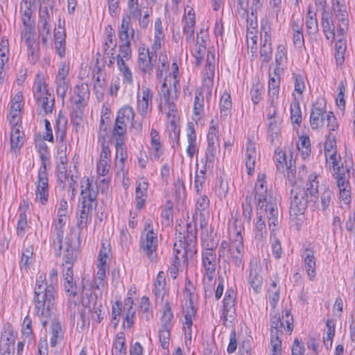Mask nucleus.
I'll list each match as a JSON object with an SVG mask.
<instances>
[{
	"instance_id": "20",
	"label": "nucleus",
	"mask_w": 355,
	"mask_h": 355,
	"mask_svg": "<svg viewBox=\"0 0 355 355\" xmlns=\"http://www.w3.org/2000/svg\"><path fill=\"white\" fill-rule=\"evenodd\" d=\"M38 106L44 111V114L52 112L54 107V96L51 94L47 89L44 88L43 94L35 97Z\"/></svg>"
},
{
	"instance_id": "13",
	"label": "nucleus",
	"mask_w": 355,
	"mask_h": 355,
	"mask_svg": "<svg viewBox=\"0 0 355 355\" xmlns=\"http://www.w3.org/2000/svg\"><path fill=\"white\" fill-rule=\"evenodd\" d=\"M260 267L256 261L250 263L248 282L256 293H260L263 283L262 276L259 274Z\"/></svg>"
},
{
	"instance_id": "64",
	"label": "nucleus",
	"mask_w": 355,
	"mask_h": 355,
	"mask_svg": "<svg viewBox=\"0 0 355 355\" xmlns=\"http://www.w3.org/2000/svg\"><path fill=\"white\" fill-rule=\"evenodd\" d=\"M116 157H120V161L123 163V162L127 158L126 150L125 148V142L124 139H117L116 140Z\"/></svg>"
},
{
	"instance_id": "53",
	"label": "nucleus",
	"mask_w": 355,
	"mask_h": 355,
	"mask_svg": "<svg viewBox=\"0 0 355 355\" xmlns=\"http://www.w3.org/2000/svg\"><path fill=\"white\" fill-rule=\"evenodd\" d=\"M83 109L84 108H76V107L73 105L72 111L70 115L71 123L75 125L76 129L79 127L82 122Z\"/></svg>"
},
{
	"instance_id": "50",
	"label": "nucleus",
	"mask_w": 355,
	"mask_h": 355,
	"mask_svg": "<svg viewBox=\"0 0 355 355\" xmlns=\"http://www.w3.org/2000/svg\"><path fill=\"white\" fill-rule=\"evenodd\" d=\"M275 153L277 156V170L281 173H284L286 168L288 166L286 153L282 150H277Z\"/></svg>"
},
{
	"instance_id": "45",
	"label": "nucleus",
	"mask_w": 355,
	"mask_h": 355,
	"mask_svg": "<svg viewBox=\"0 0 355 355\" xmlns=\"http://www.w3.org/2000/svg\"><path fill=\"white\" fill-rule=\"evenodd\" d=\"M135 113L132 107L129 105H125L121 107L117 112V116L116 119H119L120 121H123L127 123L133 120Z\"/></svg>"
},
{
	"instance_id": "5",
	"label": "nucleus",
	"mask_w": 355,
	"mask_h": 355,
	"mask_svg": "<svg viewBox=\"0 0 355 355\" xmlns=\"http://www.w3.org/2000/svg\"><path fill=\"white\" fill-rule=\"evenodd\" d=\"M80 195L79 198L80 205L97 206V195L98 193L96 184L94 185L89 181V178L84 177L80 181Z\"/></svg>"
},
{
	"instance_id": "6",
	"label": "nucleus",
	"mask_w": 355,
	"mask_h": 355,
	"mask_svg": "<svg viewBox=\"0 0 355 355\" xmlns=\"http://www.w3.org/2000/svg\"><path fill=\"white\" fill-rule=\"evenodd\" d=\"M207 148L205 153V168H212L214 166V157L216 156L218 146V130L215 126L209 128L207 134Z\"/></svg>"
},
{
	"instance_id": "37",
	"label": "nucleus",
	"mask_w": 355,
	"mask_h": 355,
	"mask_svg": "<svg viewBox=\"0 0 355 355\" xmlns=\"http://www.w3.org/2000/svg\"><path fill=\"white\" fill-rule=\"evenodd\" d=\"M187 141L189 145L187 148V154L190 158H191L198 151V148L196 145V132L193 126L191 125L188 128Z\"/></svg>"
},
{
	"instance_id": "49",
	"label": "nucleus",
	"mask_w": 355,
	"mask_h": 355,
	"mask_svg": "<svg viewBox=\"0 0 355 355\" xmlns=\"http://www.w3.org/2000/svg\"><path fill=\"white\" fill-rule=\"evenodd\" d=\"M243 216L249 223L251 220L252 213V195H247L245 200L242 204Z\"/></svg>"
},
{
	"instance_id": "12",
	"label": "nucleus",
	"mask_w": 355,
	"mask_h": 355,
	"mask_svg": "<svg viewBox=\"0 0 355 355\" xmlns=\"http://www.w3.org/2000/svg\"><path fill=\"white\" fill-rule=\"evenodd\" d=\"M75 96L72 98V104L76 108H84L87 105L89 98V89L87 84L81 83L74 87Z\"/></svg>"
},
{
	"instance_id": "38",
	"label": "nucleus",
	"mask_w": 355,
	"mask_h": 355,
	"mask_svg": "<svg viewBox=\"0 0 355 355\" xmlns=\"http://www.w3.org/2000/svg\"><path fill=\"white\" fill-rule=\"evenodd\" d=\"M209 205V200L206 196H203L198 199L196 203V211H199L200 226L202 228L205 225L206 222L205 219L202 220V218L205 216V214L208 213L206 209L208 208Z\"/></svg>"
},
{
	"instance_id": "59",
	"label": "nucleus",
	"mask_w": 355,
	"mask_h": 355,
	"mask_svg": "<svg viewBox=\"0 0 355 355\" xmlns=\"http://www.w3.org/2000/svg\"><path fill=\"white\" fill-rule=\"evenodd\" d=\"M327 128L329 129V135H336V130L338 127L337 120L334 112H329L327 115Z\"/></svg>"
},
{
	"instance_id": "30",
	"label": "nucleus",
	"mask_w": 355,
	"mask_h": 355,
	"mask_svg": "<svg viewBox=\"0 0 355 355\" xmlns=\"http://www.w3.org/2000/svg\"><path fill=\"white\" fill-rule=\"evenodd\" d=\"M317 175H310L309 180L306 184L305 191L308 194L310 200L315 202L318 200V182L316 180Z\"/></svg>"
},
{
	"instance_id": "34",
	"label": "nucleus",
	"mask_w": 355,
	"mask_h": 355,
	"mask_svg": "<svg viewBox=\"0 0 355 355\" xmlns=\"http://www.w3.org/2000/svg\"><path fill=\"white\" fill-rule=\"evenodd\" d=\"M347 49L346 42L343 40H338L335 44V60L337 66H342L345 62V54Z\"/></svg>"
},
{
	"instance_id": "32",
	"label": "nucleus",
	"mask_w": 355,
	"mask_h": 355,
	"mask_svg": "<svg viewBox=\"0 0 355 355\" xmlns=\"http://www.w3.org/2000/svg\"><path fill=\"white\" fill-rule=\"evenodd\" d=\"M148 189V183L146 182H137L135 191L136 207L137 209H141L145 204Z\"/></svg>"
},
{
	"instance_id": "25",
	"label": "nucleus",
	"mask_w": 355,
	"mask_h": 355,
	"mask_svg": "<svg viewBox=\"0 0 355 355\" xmlns=\"http://www.w3.org/2000/svg\"><path fill=\"white\" fill-rule=\"evenodd\" d=\"M15 335L10 329L6 330L2 334L0 342V352H15L14 345Z\"/></svg>"
},
{
	"instance_id": "62",
	"label": "nucleus",
	"mask_w": 355,
	"mask_h": 355,
	"mask_svg": "<svg viewBox=\"0 0 355 355\" xmlns=\"http://www.w3.org/2000/svg\"><path fill=\"white\" fill-rule=\"evenodd\" d=\"M230 253L236 252L243 254L244 247L242 241V237L240 233H237L236 239L232 243L229 248Z\"/></svg>"
},
{
	"instance_id": "60",
	"label": "nucleus",
	"mask_w": 355,
	"mask_h": 355,
	"mask_svg": "<svg viewBox=\"0 0 355 355\" xmlns=\"http://www.w3.org/2000/svg\"><path fill=\"white\" fill-rule=\"evenodd\" d=\"M204 97L201 92L196 91L195 92V100L193 105V112L196 115H200L201 112L203 110L204 107Z\"/></svg>"
},
{
	"instance_id": "22",
	"label": "nucleus",
	"mask_w": 355,
	"mask_h": 355,
	"mask_svg": "<svg viewBox=\"0 0 355 355\" xmlns=\"http://www.w3.org/2000/svg\"><path fill=\"white\" fill-rule=\"evenodd\" d=\"M135 32L133 30L130 21V17L125 15L121 21V28L119 31V37L120 41L134 40Z\"/></svg>"
},
{
	"instance_id": "27",
	"label": "nucleus",
	"mask_w": 355,
	"mask_h": 355,
	"mask_svg": "<svg viewBox=\"0 0 355 355\" xmlns=\"http://www.w3.org/2000/svg\"><path fill=\"white\" fill-rule=\"evenodd\" d=\"M24 133L21 130V125H13L10 133V149L16 152L24 144Z\"/></svg>"
},
{
	"instance_id": "14",
	"label": "nucleus",
	"mask_w": 355,
	"mask_h": 355,
	"mask_svg": "<svg viewBox=\"0 0 355 355\" xmlns=\"http://www.w3.org/2000/svg\"><path fill=\"white\" fill-rule=\"evenodd\" d=\"M65 218L58 217L55 223L53 234L55 238L53 239V247L55 250L56 256H61L62 248V239L64 236V227L65 225Z\"/></svg>"
},
{
	"instance_id": "11",
	"label": "nucleus",
	"mask_w": 355,
	"mask_h": 355,
	"mask_svg": "<svg viewBox=\"0 0 355 355\" xmlns=\"http://www.w3.org/2000/svg\"><path fill=\"white\" fill-rule=\"evenodd\" d=\"M62 250H63L62 266H73L77 256V246L76 241L71 236H68L65 239V242L62 244Z\"/></svg>"
},
{
	"instance_id": "33",
	"label": "nucleus",
	"mask_w": 355,
	"mask_h": 355,
	"mask_svg": "<svg viewBox=\"0 0 355 355\" xmlns=\"http://www.w3.org/2000/svg\"><path fill=\"white\" fill-rule=\"evenodd\" d=\"M220 118L225 119L231 115L232 102L231 96L228 92H224L220 100Z\"/></svg>"
},
{
	"instance_id": "55",
	"label": "nucleus",
	"mask_w": 355,
	"mask_h": 355,
	"mask_svg": "<svg viewBox=\"0 0 355 355\" xmlns=\"http://www.w3.org/2000/svg\"><path fill=\"white\" fill-rule=\"evenodd\" d=\"M180 229H181V227L180 225H178V226L175 227V231H176L175 242H177L179 244L180 248H183L182 257H184L185 256V254H187V252L189 251V249L188 248V246L187 245V243H186L185 234H182L180 232Z\"/></svg>"
},
{
	"instance_id": "21",
	"label": "nucleus",
	"mask_w": 355,
	"mask_h": 355,
	"mask_svg": "<svg viewBox=\"0 0 355 355\" xmlns=\"http://www.w3.org/2000/svg\"><path fill=\"white\" fill-rule=\"evenodd\" d=\"M21 21L26 31H31L34 27V22L31 20L32 10L30 1H23L20 6Z\"/></svg>"
},
{
	"instance_id": "31",
	"label": "nucleus",
	"mask_w": 355,
	"mask_h": 355,
	"mask_svg": "<svg viewBox=\"0 0 355 355\" xmlns=\"http://www.w3.org/2000/svg\"><path fill=\"white\" fill-rule=\"evenodd\" d=\"M89 311L92 314V318L100 323L103 319V314L105 312V307L103 305L102 299L98 298L96 295L94 301L92 303V306H89Z\"/></svg>"
},
{
	"instance_id": "17",
	"label": "nucleus",
	"mask_w": 355,
	"mask_h": 355,
	"mask_svg": "<svg viewBox=\"0 0 355 355\" xmlns=\"http://www.w3.org/2000/svg\"><path fill=\"white\" fill-rule=\"evenodd\" d=\"M304 264L306 272L311 281H313L315 277V258L314 257V252L313 250L306 248L304 252Z\"/></svg>"
},
{
	"instance_id": "41",
	"label": "nucleus",
	"mask_w": 355,
	"mask_h": 355,
	"mask_svg": "<svg viewBox=\"0 0 355 355\" xmlns=\"http://www.w3.org/2000/svg\"><path fill=\"white\" fill-rule=\"evenodd\" d=\"M116 62L118 69L123 74V81L126 82L127 83L132 84V72L128 65L125 64L124 60L121 58L120 54H117L116 55Z\"/></svg>"
},
{
	"instance_id": "40",
	"label": "nucleus",
	"mask_w": 355,
	"mask_h": 355,
	"mask_svg": "<svg viewBox=\"0 0 355 355\" xmlns=\"http://www.w3.org/2000/svg\"><path fill=\"white\" fill-rule=\"evenodd\" d=\"M105 30L107 36L103 45L104 52H107L109 50L116 51L117 43L114 35V31L110 26H107Z\"/></svg>"
},
{
	"instance_id": "29",
	"label": "nucleus",
	"mask_w": 355,
	"mask_h": 355,
	"mask_svg": "<svg viewBox=\"0 0 355 355\" xmlns=\"http://www.w3.org/2000/svg\"><path fill=\"white\" fill-rule=\"evenodd\" d=\"M24 207H20L19 209V214L17 221V233L18 236L23 237L28 228L26 211L28 209V205L24 202Z\"/></svg>"
},
{
	"instance_id": "36",
	"label": "nucleus",
	"mask_w": 355,
	"mask_h": 355,
	"mask_svg": "<svg viewBox=\"0 0 355 355\" xmlns=\"http://www.w3.org/2000/svg\"><path fill=\"white\" fill-rule=\"evenodd\" d=\"M235 297L225 295L223 300V318L225 320H227L228 318L233 320L235 313Z\"/></svg>"
},
{
	"instance_id": "24",
	"label": "nucleus",
	"mask_w": 355,
	"mask_h": 355,
	"mask_svg": "<svg viewBox=\"0 0 355 355\" xmlns=\"http://www.w3.org/2000/svg\"><path fill=\"white\" fill-rule=\"evenodd\" d=\"M94 207L91 205H79L78 212L77 226L78 229L83 230L92 220V209Z\"/></svg>"
},
{
	"instance_id": "23",
	"label": "nucleus",
	"mask_w": 355,
	"mask_h": 355,
	"mask_svg": "<svg viewBox=\"0 0 355 355\" xmlns=\"http://www.w3.org/2000/svg\"><path fill=\"white\" fill-rule=\"evenodd\" d=\"M332 10L338 20L344 24H347L348 11L345 0H331Z\"/></svg>"
},
{
	"instance_id": "58",
	"label": "nucleus",
	"mask_w": 355,
	"mask_h": 355,
	"mask_svg": "<svg viewBox=\"0 0 355 355\" xmlns=\"http://www.w3.org/2000/svg\"><path fill=\"white\" fill-rule=\"evenodd\" d=\"M171 328L162 327L159 331V338L163 349H168L169 346L170 331Z\"/></svg>"
},
{
	"instance_id": "54",
	"label": "nucleus",
	"mask_w": 355,
	"mask_h": 355,
	"mask_svg": "<svg viewBox=\"0 0 355 355\" xmlns=\"http://www.w3.org/2000/svg\"><path fill=\"white\" fill-rule=\"evenodd\" d=\"M336 155H337V151L336 150H333L332 152H324V155H325V158H326V160H328L330 159L332 161V167H333V169L335 172V173L336 174V175H338L339 173H342L341 171H340V160H338L337 159V157H336ZM339 159H340V157H339Z\"/></svg>"
},
{
	"instance_id": "39",
	"label": "nucleus",
	"mask_w": 355,
	"mask_h": 355,
	"mask_svg": "<svg viewBox=\"0 0 355 355\" xmlns=\"http://www.w3.org/2000/svg\"><path fill=\"white\" fill-rule=\"evenodd\" d=\"M165 274L163 271H160L158 272L155 282L153 293L157 297H161L162 300L165 294Z\"/></svg>"
},
{
	"instance_id": "8",
	"label": "nucleus",
	"mask_w": 355,
	"mask_h": 355,
	"mask_svg": "<svg viewBox=\"0 0 355 355\" xmlns=\"http://www.w3.org/2000/svg\"><path fill=\"white\" fill-rule=\"evenodd\" d=\"M217 261L215 248L211 247L202 251V265L205 270V275L209 281H211L215 275Z\"/></svg>"
},
{
	"instance_id": "19",
	"label": "nucleus",
	"mask_w": 355,
	"mask_h": 355,
	"mask_svg": "<svg viewBox=\"0 0 355 355\" xmlns=\"http://www.w3.org/2000/svg\"><path fill=\"white\" fill-rule=\"evenodd\" d=\"M153 93L149 88L142 90V98L137 101V111L143 116H146L149 109H151Z\"/></svg>"
},
{
	"instance_id": "42",
	"label": "nucleus",
	"mask_w": 355,
	"mask_h": 355,
	"mask_svg": "<svg viewBox=\"0 0 355 355\" xmlns=\"http://www.w3.org/2000/svg\"><path fill=\"white\" fill-rule=\"evenodd\" d=\"M39 24L40 26L39 28L40 33H50V31H51L50 16H49L48 9L46 7H45L40 12Z\"/></svg>"
},
{
	"instance_id": "63",
	"label": "nucleus",
	"mask_w": 355,
	"mask_h": 355,
	"mask_svg": "<svg viewBox=\"0 0 355 355\" xmlns=\"http://www.w3.org/2000/svg\"><path fill=\"white\" fill-rule=\"evenodd\" d=\"M293 77L295 80V89L294 91L302 94L305 89L304 77L302 74L293 73Z\"/></svg>"
},
{
	"instance_id": "15",
	"label": "nucleus",
	"mask_w": 355,
	"mask_h": 355,
	"mask_svg": "<svg viewBox=\"0 0 355 355\" xmlns=\"http://www.w3.org/2000/svg\"><path fill=\"white\" fill-rule=\"evenodd\" d=\"M337 186L340 191V199L345 205H349L351 202V187L346 178V174L339 173L336 175Z\"/></svg>"
},
{
	"instance_id": "16",
	"label": "nucleus",
	"mask_w": 355,
	"mask_h": 355,
	"mask_svg": "<svg viewBox=\"0 0 355 355\" xmlns=\"http://www.w3.org/2000/svg\"><path fill=\"white\" fill-rule=\"evenodd\" d=\"M177 97L178 89L176 85L174 84V97L161 101L159 105L160 111L166 114L167 117L171 119L172 122H173L177 114V108L175 104V101L177 99Z\"/></svg>"
},
{
	"instance_id": "10",
	"label": "nucleus",
	"mask_w": 355,
	"mask_h": 355,
	"mask_svg": "<svg viewBox=\"0 0 355 355\" xmlns=\"http://www.w3.org/2000/svg\"><path fill=\"white\" fill-rule=\"evenodd\" d=\"M270 344L277 348L279 345H282V340L279 336L282 334L280 328L283 327L284 324L281 320L279 315L273 311L270 313Z\"/></svg>"
},
{
	"instance_id": "44",
	"label": "nucleus",
	"mask_w": 355,
	"mask_h": 355,
	"mask_svg": "<svg viewBox=\"0 0 355 355\" xmlns=\"http://www.w3.org/2000/svg\"><path fill=\"white\" fill-rule=\"evenodd\" d=\"M196 230L191 223L187 224L186 243L190 252H192L196 241Z\"/></svg>"
},
{
	"instance_id": "3",
	"label": "nucleus",
	"mask_w": 355,
	"mask_h": 355,
	"mask_svg": "<svg viewBox=\"0 0 355 355\" xmlns=\"http://www.w3.org/2000/svg\"><path fill=\"white\" fill-rule=\"evenodd\" d=\"M140 246L151 261L155 258V251L157 247V235L153 231V221L150 219L147 220L146 222L144 230L141 234Z\"/></svg>"
},
{
	"instance_id": "52",
	"label": "nucleus",
	"mask_w": 355,
	"mask_h": 355,
	"mask_svg": "<svg viewBox=\"0 0 355 355\" xmlns=\"http://www.w3.org/2000/svg\"><path fill=\"white\" fill-rule=\"evenodd\" d=\"M196 21L193 19L186 20L183 28V33L185 35L187 42L194 40V26Z\"/></svg>"
},
{
	"instance_id": "48",
	"label": "nucleus",
	"mask_w": 355,
	"mask_h": 355,
	"mask_svg": "<svg viewBox=\"0 0 355 355\" xmlns=\"http://www.w3.org/2000/svg\"><path fill=\"white\" fill-rule=\"evenodd\" d=\"M62 338V326L60 322H55L52 324L51 329V338L50 339V345L55 347L58 341V339Z\"/></svg>"
},
{
	"instance_id": "51",
	"label": "nucleus",
	"mask_w": 355,
	"mask_h": 355,
	"mask_svg": "<svg viewBox=\"0 0 355 355\" xmlns=\"http://www.w3.org/2000/svg\"><path fill=\"white\" fill-rule=\"evenodd\" d=\"M334 197V193L333 191L328 188L324 189L320 195V202L323 211H326L329 208Z\"/></svg>"
},
{
	"instance_id": "43",
	"label": "nucleus",
	"mask_w": 355,
	"mask_h": 355,
	"mask_svg": "<svg viewBox=\"0 0 355 355\" xmlns=\"http://www.w3.org/2000/svg\"><path fill=\"white\" fill-rule=\"evenodd\" d=\"M184 322V325L192 326L193 319L196 317V309H195L193 302L190 300L189 304L185 305L183 310Z\"/></svg>"
},
{
	"instance_id": "1",
	"label": "nucleus",
	"mask_w": 355,
	"mask_h": 355,
	"mask_svg": "<svg viewBox=\"0 0 355 355\" xmlns=\"http://www.w3.org/2000/svg\"><path fill=\"white\" fill-rule=\"evenodd\" d=\"M265 173H259L254 186L257 207L258 209L262 210L267 214V220L269 228L272 233H274L279 226L281 218L279 217L277 201L276 198L268 193Z\"/></svg>"
},
{
	"instance_id": "56",
	"label": "nucleus",
	"mask_w": 355,
	"mask_h": 355,
	"mask_svg": "<svg viewBox=\"0 0 355 355\" xmlns=\"http://www.w3.org/2000/svg\"><path fill=\"white\" fill-rule=\"evenodd\" d=\"M291 118L297 124L302 122V112L300 103L297 101H295L291 105Z\"/></svg>"
},
{
	"instance_id": "26",
	"label": "nucleus",
	"mask_w": 355,
	"mask_h": 355,
	"mask_svg": "<svg viewBox=\"0 0 355 355\" xmlns=\"http://www.w3.org/2000/svg\"><path fill=\"white\" fill-rule=\"evenodd\" d=\"M264 208L262 210L257 209V221L255 225L256 234L255 238L256 239L261 241L266 237L267 234L266 226L265 223V218H267V214L264 211Z\"/></svg>"
},
{
	"instance_id": "46",
	"label": "nucleus",
	"mask_w": 355,
	"mask_h": 355,
	"mask_svg": "<svg viewBox=\"0 0 355 355\" xmlns=\"http://www.w3.org/2000/svg\"><path fill=\"white\" fill-rule=\"evenodd\" d=\"M126 130L127 125L125 122L120 121L119 119H116L113 128V137L115 140L119 139H124V135L126 132Z\"/></svg>"
},
{
	"instance_id": "18",
	"label": "nucleus",
	"mask_w": 355,
	"mask_h": 355,
	"mask_svg": "<svg viewBox=\"0 0 355 355\" xmlns=\"http://www.w3.org/2000/svg\"><path fill=\"white\" fill-rule=\"evenodd\" d=\"M257 157L256 145L251 140H249L245 150V166L250 175L254 173Z\"/></svg>"
},
{
	"instance_id": "57",
	"label": "nucleus",
	"mask_w": 355,
	"mask_h": 355,
	"mask_svg": "<svg viewBox=\"0 0 355 355\" xmlns=\"http://www.w3.org/2000/svg\"><path fill=\"white\" fill-rule=\"evenodd\" d=\"M219 183L216 184L215 192L218 198L220 199L225 198L229 190L228 183L227 182L224 181V180L220 177L218 179Z\"/></svg>"
},
{
	"instance_id": "61",
	"label": "nucleus",
	"mask_w": 355,
	"mask_h": 355,
	"mask_svg": "<svg viewBox=\"0 0 355 355\" xmlns=\"http://www.w3.org/2000/svg\"><path fill=\"white\" fill-rule=\"evenodd\" d=\"M272 52L271 41L270 42H266L264 41L260 49V55L262 58V61L268 62L271 59Z\"/></svg>"
},
{
	"instance_id": "35",
	"label": "nucleus",
	"mask_w": 355,
	"mask_h": 355,
	"mask_svg": "<svg viewBox=\"0 0 355 355\" xmlns=\"http://www.w3.org/2000/svg\"><path fill=\"white\" fill-rule=\"evenodd\" d=\"M112 355H126L125 338L123 332H119L113 345Z\"/></svg>"
},
{
	"instance_id": "2",
	"label": "nucleus",
	"mask_w": 355,
	"mask_h": 355,
	"mask_svg": "<svg viewBox=\"0 0 355 355\" xmlns=\"http://www.w3.org/2000/svg\"><path fill=\"white\" fill-rule=\"evenodd\" d=\"M55 290L53 285L48 284L45 276L40 275L34 288L33 303L37 315L48 318L54 308Z\"/></svg>"
},
{
	"instance_id": "9",
	"label": "nucleus",
	"mask_w": 355,
	"mask_h": 355,
	"mask_svg": "<svg viewBox=\"0 0 355 355\" xmlns=\"http://www.w3.org/2000/svg\"><path fill=\"white\" fill-rule=\"evenodd\" d=\"M325 105L326 101L323 98H318L316 102L313 104L310 114V125L312 129H318L323 126Z\"/></svg>"
},
{
	"instance_id": "4",
	"label": "nucleus",
	"mask_w": 355,
	"mask_h": 355,
	"mask_svg": "<svg viewBox=\"0 0 355 355\" xmlns=\"http://www.w3.org/2000/svg\"><path fill=\"white\" fill-rule=\"evenodd\" d=\"M304 188L296 187L291 191V215L303 214L309 202H311Z\"/></svg>"
},
{
	"instance_id": "47",
	"label": "nucleus",
	"mask_w": 355,
	"mask_h": 355,
	"mask_svg": "<svg viewBox=\"0 0 355 355\" xmlns=\"http://www.w3.org/2000/svg\"><path fill=\"white\" fill-rule=\"evenodd\" d=\"M173 318V314L171 310V305L166 302L164 307L163 315L161 319L162 327L171 328V320Z\"/></svg>"
},
{
	"instance_id": "7",
	"label": "nucleus",
	"mask_w": 355,
	"mask_h": 355,
	"mask_svg": "<svg viewBox=\"0 0 355 355\" xmlns=\"http://www.w3.org/2000/svg\"><path fill=\"white\" fill-rule=\"evenodd\" d=\"M138 51V67L144 73L150 75L157 59V53L150 52L148 48L145 45L141 46Z\"/></svg>"
},
{
	"instance_id": "28",
	"label": "nucleus",
	"mask_w": 355,
	"mask_h": 355,
	"mask_svg": "<svg viewBox=\"0 0 355 355\" xmlns=\"http://www.w3.org/2000/svg\"><path fill=\"white\" fill-rule=\"evenodd\" d=\"M67 123V121L64 117L58 116L56 119V125H55V137L56 139L60 143V148H64L65 150L67 149L66 144H63L64 139L66 137V129L65 125Z\"/></svg>"
}]
</instances>
